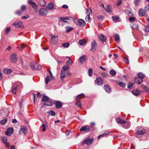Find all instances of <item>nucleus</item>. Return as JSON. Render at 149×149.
Listing matches in <instances>:
<instances>
[{"label":"nucleus","mask_w":149,"mask_h":149,"mask_svg":"<svg viewBox=\"0 0 149 149\" xmlns=\"http://www.w3.org/2000/svg\"><path fill=\"white\" fill-rule=\"evenodd\" d=\"M86 14L88 15L86 16V21L90 23L91 20V18L90 17V15L92 14V10L89 8H87L86 10Z\"/></svg>","instance_id":"f257e3e1"},{"label":"nucleus","mask_w":149,"mask_h":149,"mask_svg":"<svg viewBox=\"0 0 149 149\" xmlns=\"http://www.w3.org/2000/svg\"><path fill=\"white\" fill-rule=\"evenodd\" d=\"M31 68L33 70L40 69L41 68L40 65L36 62H31L30 64Z\"/></svg>","instance_id":"f03ea898"},{"label":"nucleus","mask_w":149,"mask_h":149,"mask_svg":"<svg viewBox=\"0 0 149 149\" xmlns=\"http://www.w3.org/2000/svg\"><path fill=\"white\" fill-rule=\"evenodd\" d=\"M93 138L89 139L88 138L84 140L81 143V145H83L84 144H86L87 145H90L93 142Z\"/></svg>","instance_id":"7ed1b4c3"},{"label":"nucleus","mask_w":149,"mask_h":149,"mask_svg":"<svg viewBox=\"0 0 149 149\" xmlns=\"http://www.w3.org/2000/svg\"><path fill=\"white\" fill-rule=\"evenodd\" d=\"M28 3L31 5L32 8L35 10V11L36 12L38 11V6L35 2H33L32 0H28Z\"/></svg>","instance_id":"20e7f679"},{"label":"nucleus","mask_w":149,"mask_h":149,"mask_svg":"<svg viewBox=\"0 0 149 149\" xmlns=\"http://www.w3.org/2000/svg\"><path fill=\"white\" fill-rule=\"evenodd\" d=\"M95 84L98 86H100L103 83V80L100 77H97L95 81Z\"/></svg>","instance_id":"39448f33"},{"label":"nucleus","mask_w":149,"mask_h":149,"mask_svg":"<svg viewBox=\"0 0 149 149\" xmlns=\"http://www.w3.org/2000/svg\"><path fill=\"white\" fill-rule=\"evenodd\" d=\"M14 130L12 127H9L5 131V133L7 136H10L11 134L13 133Z\"/></svg>","instance_id":"423d86ee"},{"label":"nucleus","mask_w":149,"mask_h":149,"mask_svg":"<svg viewBox=\"0 0 149 149\" xmlns=\"http://www.w3.org/2000/svg\"><path fill=\"white\" fill-rule=\"evenodd\" d=\"M27 132V128L26 126H22L21 127L19 131V134H22L23 133H25Z\"/></svg>","instance_id":"0eeeda50"},{"label":"nucleus","mask_w":149,"mask_h":149,"mask_svg":"<svg viewBox=\"0 0 149 149\" xmlns=\"http://www.w3.org/2000/svg\"><path fill=\"white\" fill-rule=\"evenodd\" d=\"M146 133V130L143 128H141L138 129L136 133L137 134L141 135L145 134Z\"/></svg>","instance_id":"6e6552de"},{"label":"nucleus","mask_w":149,"mask_h":149,"mask_svg":"<svg viewBox=\"0 0 149 149\" xmlns=\"http://www.w3.org/2000/svg\"><path fill=\"white\" fill-rule=\"evenodd\" d=\"M126 13L129 17H131L133 15L131 8L129 7H127L125 9Z\"/></svg>","instance_id":"1a4fd4ad"},{"label":"nucleus","mask_w":149,"mask_h":149,"mask_svg":"<svg viewBox=\"0 0 149 149\" xmlns=\"http://www.w3.org/2000/svg\"><path fill=\"white\" fill-rule=\"evenodd\" d=\"M47 13V10L44 8H41L40 10V15L42 16L46 15Z\"/></svg>","instance_id":"9d476101"},{"label":"nucleus","mask_w":149,"mask_h":149,"mask_svg":"<svg viewBox=\"0 0 149 149\" xmlns=\"http://www.w3.org/2000/svg\"><path fill=\"white\" fill-rule=\"evenodd\" d=\"M90 130L89 127L87 125L82 127L80 129V131L81 132L83 131H86L87 132H88Z\"/></svg>","instance_id":"9b49d317"},{"label":"nucleus","mask_w":149,"mask_h":149,"mask_svg":"<svg viewBox=\"0 0 149 149\" xmlns=\"http://www.w3.org/2000/svg\"><path fill=\"white\" fill-rule=\"evenodd\" d=\"M13 25L16 27L18 26L20 27H23L24 26L23 23L21 22H19L18 23L16 22L14 23Z\"/></svg>","instance_id":"f8f14e48"},{"label":"nucleus","mask_w":149,"mask_h":149,"mask_svg":"<svg viewBox=\"0 0 149 149\" xmlns=\"http://www.w3.org/2000/svg\"><path fill=\"white\" fill-rule=\"evenodd\" d=\"M1 138L3 143L5 144L6 146L7 147H9L10 145L9 143L7 142V138L6 137H2Z\"/></svg>","instance_id":"ddd939ff"},{"label":"nucleus","mask_w":149,"mask_h":149,"mask_svg":"<svg viewBox=\"0 0 149 149\" xmlns=\"http://www.w3.org/2000/svg\"><path fill=\"white\" fill-rule=\"evenodd\" d=\"M117 122L119 124H124L126 123V122L123 119L120 118H118L116 119Z\"/></svg>","instance_id":"4468645a"},{"label":"nucleus","mask_w":149,"mask_h":149,"mask_svg":"<svg viewBox=\"0 0 149 149\" xmlns=\"http://www.w3.org/2000/svg\"><path fill=\"white\" fill-rule=\"evenodd\" d=\"M78 24L80 26H84L86 24V23L83 19H80L78 21Z\"/></svg>","instance_id":"2eb2a0df"},{"label":"nucleus","mask_w":149,"mask_h":149,"mask_svg":"<svg viewBox=\"0 0 149 149\" xmlns=\"http://www.w3.org/2000/svg\"><path fill=\"white\" fill-rule=\"evenodd\" d=\"M99 40L102 42H104L106 40V38L104 35H100L99 37Z\"/></svg>","instance_id":"dca6fc26"},{"label":"nucleus","mask_w":149,"mask_h":149,"mask_svg":"<svg viewBox=\"0 0 149 149\" xmlns=\"http://www.w3.org/2000/svg\"><path fill=\"white\" fill-rule=\"evenodd\" d=\"M97 45V43L94 40L92 41L91 44V50L94 51L95 50L96 46Z\"/></svg>","instance_id":"f3484780"},{"label":"nucleus","mask_w":149,"mask_h":149,"mask_svg":"<svg viewBox=\"0 0 149 149\" xmlns=\"http://www.w3.org/2000/svg\"><path fill=\"white\" fill-rule=\"evenodd\" d=\"M132 93L135 96H137L140 95V91L137 89H134L132 91Z\"/></svg>","instance_id":"a211bd4d"},{"label":"nucleus","mask_w":149,"mask_h":149,"mask_svg":"<svg viewBox=\"0 0 149 149\" xmlns=\"http://www.w3.org/2000/svg\"><path fill=\"white\" fill-rule=\"evenodd\" d=\"M86 59V56L85 55H83L79 59V62L81 63H82L83 62L85 61Z\"/></svg>","instance_id":"6ab92c4d"},{"label":"nucleus","mask_w":149,"mask_h":149,"mask_svg":"<svg viewBox=\"0 0 149 149\" xmlns=\"http://www.w3.org/2000/svg\"><path fill=\"white\" fill-rule=\"evenodd\" d=\"M135 81L136 83L140 84L142 82V79L139 77H136L135 78Z\"/></svg>","instance_id":"aec40b11"},{"label":"nucleus","mask_w":149,"mask_h":149,"mask_svg":"<svg viewBox=\"0 0 149 149\" xmlns=\"http://www.w3.org/2000/svg\"><path fill=\"white\" fill-rule=\"evenodd\" d=\"M139 15L140 16H146V14L142 9H140L139 12Z\"/></svg>","instance_id":"412c9836"},{"label":"nucleus","mask_w":149,"mask_h":149,"mask_svg":"<svg viewBox=\"0 0 149 149\" xmlns=\"http://www.w3.org/2000/svg\"><path fill=\"white\" fill-rule=\"evenodd\" d=\"M71 18V17H61L59 18V20L61 21H62L66 20H69Z\"/></svg>","instance_id":"4be33fe9"},{"label":"nucleus","mask_w":149,"mask_h":149,"mask_svg":"<svg viewBox=\"0 0 149 149\" xmlns=\"http://www.w3.org/2000/svg\"><path fill=\"white\" fill-rule=\"evenodd\" d=\"M104 89L107 92L109 93L111 91V89L107 85H104Z\"/></svg>","instance_id":"5701e85b"},{"label":"nucleus","mask_w":149,"mask_h":149,"mask_svg":"<svg viewBox=\"0 0 149 149\" xmlns=\"http://www.w3.org/2000/svg\"><path fill=\"white\" fill-rule=\"evenodd\" d=\"M55 105L57 108H60L62 106L61 103L59 101H57L55 102Z\"/></svg>","instance_id":"b1692460"},{"label":"nucleus","mask_w":149,"mask_h":149,"mask_svg":"<svg viewBox=\"0 0 149 149\" xmlns=\"http://www.w3.org/2000/svg\"><path fill=\"white\" fill-rule=\"evenodd\" d=\"M65 72L61 71L60 73V77L61 79L63 80L64 78L65 77Z\"/></svg>","instance_id":"393cba45"},{"label":"nucleus","mask_w":149,"mask_h":149,"mask_svg":"<svg viewBox=\"0 0 149 149\" xmlns=\"http://www.w3.org/2000/svg\"><path fill=\"white\" fill-rule=\"evenodd\" d=\"M4 72L5 73L8 74L12 72V70L11 69L5 68L4 69Z\"/></svg>","instance_id":"a878e982"},{"label":"nucleus","mask_w":149,"mask_h":149,"mask_svg":"<svg viewBox=\"0 0 149 149\" xmlns=\"http://www.w3.org/2000/svg\"><path fill=\"white\" fill-rule=\"evenodd\" d=\"M11 61L13 62H15L16 61L17 58L15 55H13L11 56Z\"/></svg>","instance_id":"bb28decb"},{"label":"nucleus","mask_w":149,"mask_h":149,"mask_svg":"<svg viewBox=\"0 0 149 149\" xmlns=\"http://www.w3.org/2000/svg\"><path fill=\"white\" fill-rule=\"evenodd\" d=\"M39 4L41 7H44L46 5L45 2L43 0L40 1L39 2Z\"/></svg>","instance_id":"cd10ccee"},{"label":"nucleus","mask_w":149,"mask_h":149,"mask_svg":"<svg viewBox=\"0 0 149 149\" xmlns=\"http://www.w3.org/2000/svg\"><path fill=\"white\" fill-rule=\"evenodd\" d=\"M70 68V67L67 65H65L63 66L62 68L61 71L65 72V71L67 70H69Z\"/></svg>","instance_id":"c85d7f7f"},{"label":"nucleus","mask_w":149,"mask_h":149,"mask_svg":"<svg viewBox=\"0 0 149 149\" xmlns=\"http://www.w3.org/2000/svg\"><path fill=\"white\" fill-rule=\"evenodd\" d=\"M17 86H13L11 89V91L13 94H15L17 91Z\"/></svg>","instance_id":"c756f323"},{"label":"nucleus","mask_w":149,"mask_h":149,"mask_svg":"<svg viewBox=\"0 0 149 149\" xmlns=\"http://www.w3.org/2000/svg\"><path fill=\"white\" fill-rule=\"evenodd\" d=\"M54 5L52 3H50L48 4L47 7L48 9L52 10L54 8Z\"/></svg>","instance_id":"7c9ffc66"},{"label":"nucleus","mask_w":149,"mask_h":149,"mask_svg":"<svg viewBox=\"0 0 149 149\" xmlns=\"http://www.w3.org/2000/svg\"><path fill=\"white\" fill-rule=\"evenodd\" d=\"M86 42V41L85 39H83L79 41V43L80 45H83L85 44Z\"/></svg>","instance_id":"2f4dec72"},{"label":"nucleus","mask_w":149,"mask_h":149,"mask_svg":"<svg viewBox=\"0 0 149 149\" xmlns=\"http://www.w3.org/2000/svg\"><path fill=\"white\" fill-rule=\"evenodd\" d=\"M138 76L139 77V78H140L142 79H143L145 77V76L144 74L141 72L138 73Z\"/></svg>","instance_id":"473e14b6"},{"label":"nucleus","mask_w":149,"mask_h":149,"mask_svg":"<svg viewBox=\"0 0 149 149\" xmlns=\"http://www.w3.org/2000/svg\"><path fill=\"white\" fill-rule=\"evenodd\" d=\"M67 32H69L73 30V28L70 26H68L66 27Z\"/></svg>","instance_id":"72a5a7b5"},{"label":"nucleus","mask_w":149,"mask_h":149,"mask_svg":"<svg viewBox=\"0 0 149 149\" xmlns=\"http://www.w3.org/2000/svg\"><path fill=\"white\" fill-rule=\"evenodd\" d=\"M45 105L47 106H50L52 105V103L51 102L48 100L46 102L45 104Z\"/></svg>","instance_id":"f704fd0d"},{"label":"nucleus","mask_w":149,"mask_h":149,"mask_svg":"<svg viewBox=\"0 0 149 149\" xmlns=\"http://www.w3.org/2000/svg\"><path fill=\"white\" fill-rule=\"evenodd\" d=\"M70 45V43L69 42H67L63 43L62 45V46L64 48H67Z\"/></svg>","instance_id":"c9c22d12"},{"label":"nucleus","mask_w":149,"mask_h":149,"mask_svg":"<svg viewBox=\"0 0 149 149\" xmlns=\"http://www.w3.org/2000/svg\"><path fill=\"white\" fill-rule=\"evenodd\" d=\"M112 18L113 21L115 22H117L119 21V17L118 16H113Z\"/></svg>","instance_id":"e433bc0d"},{"label":"nucleus","mask_w":149,"mask_h":149,"mask_svg":"<svg viewBox=\"0 0 149 149\" xmlns=\"http://www.w3.org/2000/svg\"><path fill=\"white\" fill-rule=\"evenodd\" d=\"M106 11L108 13H111V8L109 6H108L106 8Z\"/></svg>","instance_id":"4c0bfd02"},{"label":"nucleus","mask_w":149,"mask_h":149,"mask_svg":"<svg viewBox=\"0 0 149 149\" xmlns=\"http://www.w3.org/2000/svg\"><path fill=\"white\" fill-rule=\"evenodd\" d=\"M134 84V83L129 84L127 86L128 88L130 89H132L133 88V86Z\"/></svg>","instance_id":"58836bf2"},{"label":"nucleus","mask_w":149,"mask_h":149,"mask_svg":"<svg viewBox=\"0 0 149 149\" xmlns=\"http://www.w3.org/2000/svg\"><path fill=\"white\" fill-rule=\"evenodd\" d=\"M72 63V61L71 59H69L66 62V64L68 65H71Z\"/></svg>","instance_id":"ea45409f"},{"label":"nucleus","mask_w":149,"mask_h":149,"mask_svg":"<svg viewBox=\"0 0 149 149\" xmlns=\"http://www.w3.org/2000/svg\"><path fill=\"white\" fill-rule=\"evenodd\" d=\"M7 118L4 119L1 121V123L2 125H4L7 122Z\"/></svg>","instance_id":"a19ab883"},{"label":"nucleus","mask_w":149,"mask_h":149,"mask_svg":"<svg viewBox=\"0 0 149 149\" xmlns=\"http://www.w3.org/2000/svg\"><path fill=\"white\" fill-rule=\"evenodd\" d=\"M141 87L147 92H149V90L146 87L145 85H141Z\"/></svg>","instance_id":"79ce46f5"},{"label":"nucleus","mask_w":149,"mask_h":149,"mask_svg":"<svg viewBox=\"0 0 149 149\" xmlns=\"http://www.w3.org/2000/svg\"><path fill=\"white\" fill-rule=\"evenodd\" d=\"M50 77L49 76H47L46 77L45 79V82L46 84H47L48 82L50 81Z\"/></svg>","instance_id":"37998d69"},{"label":"nucleus","mask_w":149,"mask_h":149,"mask_svg":"<svg viewBox=\"0 0 149 149\" xmlns=\"http://www.w3.org/2000/svg\"><path fill=\"white\" fill-rule=\"evenodd\" d=\"M110 74L112 76H115L116 74V72L115 70H112L110 71Z\"/></svg>","instance_id":"c03bdc74"},{"label":"nucleus","mask_w":149,"mask_h":149,"mask_svg":"<svg viewBox=\"0 0 149 149\" xmlns=\"http://www.w3.org/2000/svg\"><path fill=\"white\" fill-rule=\"evenodd\" d=\"M115 40L116 41H119L120 38L119 36L117 34H116L114 36Z\"/></svg>","instance_id":"a18cd8bd"},{"label":"nucleus","mask_w":149,"mask_h":149,"mask_svg":"<svg viewBox=\"0 0 149 149\" xmlns=\"http://www.w3.org/2000/svg\"><path fill=\"white\" fill-rule=\"evenodd\" d=\"M48 98L46 96H44L42 99V102H45L48 101Z\"/></svg>","instance_id":"49530a36"},{"label":"nucleus","mask_w":149,"mask_h":149,"mask_svg":"<svg viewBox=\"0 0 149 149\" xmlns=\"http://www.w3.org/2000/svg\"><path fill=\"white\" fill-rule=\"evenodd\" d=\"M125 62L127 64H129V62L128 58L127 56H125L124 59Z\"/></svg>","instance_id":"de8ad7c7"},{"label":"nucleus","mask_w":149,"mask_h":149,"mask_svg":"<svg viewBox=\"0 0 149 149\" xmlns=\"http://www.w3.org/2000/svg\"><path fill=\"white\" fill-rule=\"evenodd\" d=\"M93 73L92 70L90 68L88 70V74L90 76H91L92 75Z\"/></svg>","instance_id":"09e8293b"},{"label":"nucleus","mask_w":149,"mask_h":149,"mask_svg":"<svg viewBox=\"0 0 149 149\" xmlns=\"http://www.w3.org/2000/svg\"><path fill=\"white\" fill-rule=\"evenodd\" d=\"M49 113L52 116H55L56 115L55 113L53 111H51L49 112Z\"/></svg>","instance_id":"8fccbe9b"},{"label":"nucleus","mask_w":149,"mask_h":149,"mask_svg":"<svg viewBox=\"0 0 149 149\" xmlns=\"http://www.w3.org/2000/svg\"><path fill=\"white\" fill-rule=\"evenodd\" d=\"M119 85L121 87H124L125 86L126 84L123 83H120Z\"/></svg>","instance_id":"3c124183"},{"label":"nucleus","mask_w":149,"mask_h":149,"mask_svg":"<svg viewBox=\"0 0 149 149\" xmlns=\"http://www.w3.org/2000/svg\"><path fill=\"white\" fill-rule=\"evenodd\" d=\"M76 105L78 107H79L80 108H81V103L79 101H78V102H77L76 103Z\"/></svg>","instance_id":"603ef678"},{"label":"nucleus","mask_w":149,"mask_h":149,"mask_svg":"<svg viewBox=\"0 0 149 149\" xmlns=\"http://www.w3.org/2000/svg\"><path fill=\"white\" fill-rule=\"evenodd\" d=\"M26 9V6L25 5H23L21 7V10L22 11H24Z\"/></svg>","instance_id":"864d4df0"},{"label":"nucleus","mask_w":149,"mask_h":149,"mask_svg":"<svg viewBox=\"0 0 149 149\" xmlns=\"http://www.w3.org/2000/svg\"><path fill=\"white\" fill-rule=\"evenodd\" d=\"M129 20L130 22H133L135 20V18L134 17H131L129 18Z\"/></svg>","instance_id":"5fc2aeb1"},{"label":"nucleus","mask_w":149,"mask_h":149,"mask_svg":"<svg viewBox=\"0 0 149 149\" xmlns=\"http://www.w3.org/2000/svg\"><path fill=\"white\" fill-rule=\"evenodd\" d=\"M145 10L146 11H148L149 10V4H148L146 6Z\"/></svg>","instance_id":"6e6d98bb"},{"label":"nucleus","mask_w":149,"mask_h":149,"mask_svg":"<svg viewBox=\"0 0 149 149\" xmlns=\"http://www.w3.org/2000/svg\"><path fill=\"white\" fill-rule=\"evenodd\" d=\"M145 30L146 32H148L149 31V25H147V26L145 29Z\"/></svg>","instance_id":"4d7b16f0"},{"label":"nucleus","mask_w":149,"mask_h":149,"mask_svg":"<svg viewBox=\"0 0 149 149\" xmlns=\"http://www.w3.org/2000/svg\"><path fill=\"white\" fill-rule=\"evenodd\" d=\"M29 17V15H27L26 16H23L22 17V19H27Z\"/></svg>","instance_id":"13d9d810"},{"label":"nucleus","mask_w":149,"mask_h":149,"mask_svg":"<svg viewBox=\"0 0 149 149\" xmlns=\"http://www.w3.org/2000/svg\"><path fill=\"white\" fill-rule=\"evenodd\" d=\"M84 96V94H81L80 95H78L77 97V99H78L80 98L81 96L83 97Z\"/></svg>","instance_id":"bf43d9fd"},{"label":"nucleus","mask_w":149,"mask_h":149,"mask_svg":"<svg viewBox=\"0 0 149 149\" xmlns=\"http://www.w3.org/2000/svg\"><path fill=\"white\" fill-rule=\"evenodd\" d=\"M122 3L121 0H119L117 2L116 4L117 6H118L120 5Z\"/></svg>","instance_id":"052dcab7"},{"label":"nucleus","mask_w":149,"mask_h":149,"mask_svg":"<svg viewBox=\"0 0 149 149\" xmlns=\"http://www.w3.org/2000/svg\"><path fill=\"white\" fill-rule=\"evenodd\" d=\"M42 127L43 128V129L42 130L43 131H45L46 129L45 128V124H43L42 125Z\"/></svg>","instance_id":"680f3d73"},{"label":"nucleus","mask_w":149,"mask_h":149,"mask_svg":"<svg viewBox=\"0 0 149 149\" xmlns=\"http://www.w3.org/2000/svg\"><path fill=\"white\" fill-rule=\"evenodd\" d=\"M62 7L64 9H68V6L66 5H64L62 6Z\"/></svg>","instance_id":"e2e57ef3"},{"label":"nucleus","mask_w":149,"mask_h":149,"mask_svg":"<svg viewBox=\"0 0 149 149\" xmlns=\"http://www.w3.org/2000/svg\"><path fill=\"white\" fill-rule=\"evenodd\" d=\"M106 135L104 134V133H103L100 135H99L98 136V139H99L101 137L104 136Z\"/></svg>","instance_id":"0e129e2a"},{"label":"nucleus","mask_w":149,"mask_h":149,"mask_svg":"<svg viewBox=\"0 0 149 149\" xmlns=\"http://www.w3.org/2000/svg\"><path fill=\"white\" fill-rule=\"evenodd\" d=\"M10 28H8L6 30V33H8L10 31Z\"/></svg>","instance_id":"69168bd1"},{"label":"nucleus","mask_w":149,"mask_h":149,"mask_svg":"<svg viewBox=\"0 0 149 149\" xmlns=\"http://www.w3.org/2000/svg\"><path fill=\"white\" fill-rule=\"evenodd\" d=\"M140 0H136L134 2V4L136 5H137L139 3Z\"/></svg>","instance_id":"338daca9"},{"label":"nucleus","mask_w":149,"mask_h":149,"mask_svg":"<svg viewBox=\"0 0 149 149\" xmlns=\"http://www.w3.org/2000/svg\"><path fill=\"white\" fill-rule=\"evenodd\" d=\"M70 131L69 130H67L65 132V134L66 135L68 136L69 135V134L70 133Z\"/></svg>","instance_id":"774afa93"}]
</instances>
